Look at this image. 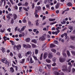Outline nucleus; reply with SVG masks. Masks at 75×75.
I'll return each mask as SVG.
<instances>
[{"label": "nucleus", "mask_w": 75, "mask_h": 75, "mask_svg": "<svg viewBox=\"0 0 75 75\" xmlns=\"http://www.w3.org/2000/svg\"><path fill=\"white\" fill-rule=\"evenodd\" d=\"M63 57L64 58H66L67 57V54L64 52V51H63Z\"/></svg>", "instance_id": "nucleus-13"}, {"label": "nucleus", "mask_w": 75, "mask_h": 75, "mask_svg": "<svg viewBox=\"0 0 75 75\" xmlns=\"http://www.w3.org/2000/svg\"><path fill=\"white\" fill-rule=\"evenodd\" d=\"M70 48H72V49H74V48L75 47H74L73 45H71Z\"/></svg>", "instance_id": "nucleus-57"}, {"label": "nucleus", "mask_w": 75, "mask_h": 75, "mask_svg": "<svg viewBox=\"0 0 75 75\" xmlns=\"http://www.w3.org/2000/svg\"><path fill=\"white\" fill-rule=\"evenodd\" d=\"M61 28H60L59 27H57L56 28V30H59H59H61Z\"/></svg>", "instance_id": "nucleus-60"}, {"label": "nucleus", "mask_w": 75, "mask_h": 75, "mask_svg": "<svg viewBox=\"0 0 75 75\" xmlns=\"http://www.w3.org/2000/svg\"><path fill=\"white\" fill-rule=\"evenodd\" d=\"M23 8V7H19V10L20 11H19V12H21L22 11V10L21 9Z\"/></svg>", "instance_id": "nucleus-34"}, {"label": "nucleus", "mask_w": 75, "mask_h": 75, "mask_svg": "<svg viewBox=\"0 0 75 75\" xmlns=\"http://www.w3.org/2000/svg\"><path fill=\"white\" fill-rule=\"evenodd\" d=\"M10 71L11 72V73H13V72H14V69H13V67H11L10 68Z\"/></svg>", "instance_id": "nucleus-12"}, {"label": "nucleus", "mask_w": 75, "mask_h": 75, "mask_svg": "<svg viewBox=\"0 0 75 75\" xmlns=\"http://www.w3.org/2000/svg\"><path fill=\"white\" fill-rule=\"evenodd\" d=\"M21 45H17L16 46V48L17 50H20V48H21Z\"/></svg>", "instance_id": "nucleus-27"}, {"label": "nucleus", "mask_w": 75, "mask_h": 75, "mask_svg": "<svg viewBox=\"0 0 75 75\" xmlns=\"http://www.w3.org/2000/svg\"><path fill=\"white\" fill-rule=\"evenodd\" d=\"M41 9V8L40 6H38L36 7V8H35V10H37L38 11H40Z\"/></svg>", "instance_id": "nucleus-7"}, {"label": "nucleus", "mask_w": 75, "mask_h": 75, "mask_svg": "<svg viewBox=\"0 0 75 75\" xmlns=\"http://www.w3.org/2000/svg\"><path fill=\"white\" fill-rule=\"evenodd\" d=\"M56 58L55 57H54L53 58V59H52V61H53L54 62H55V61H56Z\"/></svg>", "instance_id": "nucleus-41"}, {"label": "nucleus", "mask_w": 75, "mask_h": 75, "mask_svg": "<svg viewBox=\"0 0 75 75\" xmlns=\"http://www.w3.org/2000/svg\"><path fill=\"white\" fill-rule=\"evenodd\" d=\"M13 16V14L11 13H8L7 15V16H6V18H8L7 21H9L10 19L11 18V17H10V16Z\"/></svg>", "instance_id": "nucleus-3"}, {"label": "nucleus", "mask_w": 75, "mask_h": 75, "mask_svg": "<svg viewBox=\"0 0 75 75\" xmlns=\"http://www.w3.org/2000/svg\"><path fill=\"white\" fill-rule=\"evenodd\" d=\"M36 10L35 11V14H37V13H38V11L36 9H35Z\"/></svg>", "instance_id": "nucleus-43"}, {"label": "nucleus", "mask_w": 75, "mask_h": 75, "mask_svg": "<svg viewBox=\"0 0 75 75\" xmlns=\"http://www.w3.org/2000/svg\"><path fill=\"white\" fill-rule=\"evenodd\" d=\"M47 8H48L49 9H50V5L48 4H47L46 5Z\"/></svg>", "instance_id": "nucleus-48"}, {"label": "nucleus", "mask_w": 75, "mask_h": 75, "mask_svg": "<svg viewBox=\"0 0 75 75\" xmlns=\"http://www.w3.org/2000/svg\"><path fill=\"white\" fill-rule=\"evenodd\" d=\"M31 42H33L35 44H37V40H36V39H32L31 40Z\"/></svg>", "instance_id": "nucleus-9"}, {"label": "nucleus", "mask_w": 75, "mask_h": 75, "mask_svg": "<svg viewBox=\"0 0 75 75\" xmlns=\"http://www.w3.org/2000/svg\"><path fill=\"white\" fill-rule=\"evenodd\" d=\"M15 68V70L16 71H18V67L17 66H16V67Z\"/></svg>", "instance_id": "nucleus-52"}, {"label": "nucleus", "mask_w": 75, "mask_h": 75, "mask_svg": "<svg viewBox=\"0 0 75 75\" xmlns=\"http://www.w3.org/2000/svg\"><path fill=\"white\" fill-rule=\"evenodd\" d=\"M56 63L55 62H54L52 64V66L53 67H54V66H55L56 65Z\"/></svg>", "instance_id": "nucleus-54"}, {"label": "nucleus", "mask_w": 75, "mask_h": 75, "mask_svg": "<svg viewBox=\"0 0 75 75\" xmlns=\"http://www.w3.org/2000/svg\"><path fill=\"white\" fill-rule=\"evenodd\" d=\"M39 40L40 41H43L45 40V38H44L42 36H41L39 38Z\"/></svg>", "instance_id": "nucleus-4"}, {"label": "nucleus", "mask_w": 75, "mask_h": 75, "mask_svg": "<svg viewBox=\"0 0 75 75\" xmlns=\"http://www.w3.org/2000/svg\"><path fill=\"white\" fill-rule=\"evenodd\" d=\"M34 62V61H33V59H32V58H30L29 62L30 64H33Z\"/></svg>", "instance_id": "nucleus-16"}, {"label": "nucleus", "mask_w": 75, "mask_h": 75, "mask_svg": "<svg viewBox=\"0 0 75 75\" xmlns=\"http://www.w3.org/2000/svg\"><path fill=\"white\" fill-rule=\"evenodd\" d=\"M62 70L64 72H67L68 69H67V66L66 65H64L62 66Z\"/></svg>", "instance_id": "nucleus-2"}, {"label": "nucleus", "mask_w": 75, "mask_h": 75, "mask_svg": "<svg viewBox=\"0 0 75 75\" xmlns=\"http://www.w3.org/2000/svg\"><path fill=\"white\" fill-rule=\"evenodd\" d=\"M5 31V29H4L3 30H2V29H1L0 30V32H1V33H4Z\"/></svg>", "instance_id": "nucleus-44"}, {"label": "nucleus", "mask_w": 75, "mask_h": 75, "mask_svg": "<svg viewBox=\"0 0 75 75\" xmlns=\"http://www.w3.org/2000/svg\"><path fill=\"white\" fill-rule=\"evenodd\" d=\"M24 48H27V45H26L25 44H24L23 45Z\"/></svg>", "instance_id": "nucleus-38"}, {"label": "nucleus", "mask_w": 75, "mask_h": 75, "mask_svg": "<svg viewBox=\"0 0 75 75\" xmlns=\"http://www.w3.org/2000/svg\"><path fill=\"white\" fill-rule=\"evenodd\" d=\"M14 8L15 10H18V7H17V6H15Z\"/></svg>", "instance_id": "nucleus-53"}, {"label": "nucleus", "mask_w": 75, "mask_h": 75, "mask_svg": "<svg viewBox=\"0 0 75 75\" xmlns=\"http://www.w3.org/2000/svg\"><path fill=\"white\" fill-rule=\"evenodd\" d=\"M1 50L4 53L5 52V49L3 47H2V49H1Z\"/></svg>", "instance_id": "nucleus-33"}, {"label": "nucleus", "mask_w": 75, "mask_h": 75, "mask_svg": "<svg viewBox=\"0 0 75 75\" xmlns=\"http://www.w3.org/2000/svg\"><path fill=\"white\" fill-rule=\"evenodd\" d=\"M55 23H57V21H56L55 22H52L50 23V24L51 25H53V24H55Z\"/></svg>", "instance_id": "nucleus-47"}, {"label": "nucleus", "mask_w": 75, "mask_h": 75, "mask_svg": "<svg viewBox=\"0 0 75 75\" xmlns=\"http://www.w3.org/2000/svg\"><path fill=\"white\" fill-rule=\"evenodd\" d=\"M64 36H65V37H67V33H64Z\"/></svg>", "instance_id": "nucleus-62"}, {"label": "nucleus", "mask_w": 75, "mask_h": 75, "mask_svg": "<svg viewBox=\"0 0 75 75\" xmlns=\"http://www.w3.org/2000/svg\"><path fill=\"white\" fill-rule=\"evenodd\" d=\"M54 43L55 44H58V41L57 40H55L54 41Z\"/></svg>", "instance_id": "nucleus-55"}, {"label": "nucleus", "mask_w": 75, "mask_h": 75, "mask_svg": "<svg viewBox=\"0 0 75 75\" xmlns=\"http://www.w3.org/2000/svg\"><path fill=\"white\" fill-rule=\"evenodd\" d=\"M55 47V45L53 44H50V48H53V47Z\"/></svg>", "instance_id": "nucleus-26"}, {"label": "nucleus", "mask_w": 75, "mask_h": 75, "mask_svg": "<svg viewBox=\"0 0 75 75\" xmlns=\"http://www.w3.org/2000/svg\"><path fill=\"white\" fill-rule=\"evenodd\" d=\"M11 23L12 24L14 23V20H13V19H12L11 20Z\"/></svg>", "instance_id": "nucleus-63"}, {"label": "nucleus", "mask_w": 75, "mask_h": 75, "mask_svg": "<svg viewBox=\"0 0 75 75\" xmlns=\"http://www.w3.org/2000/svg\"><path fill=\"white\" fill-rule=\"evenodd\" d=\"M31 47V45H30L29 44L27 45V48H30Z\"/></svg>", "instance_id": "nucleus-32"}, {"label": "nucleus", "mask_w": 75, "mask_h": 75, "mask_svg": "<svg viewBox=\"0 0 75 75\" xmlns=\"http://www.w3.org/2000/svg\"><path fill=\"white\" fill-rule=\"evenodd\" d=\"M65 61V59L64 58H60L59 59V61L60 62H64Z\"/></svg>", "instance_id": "nucleus-5"}, {"label": "nucleus", "mask_w": 75, "mask_h": 75, "mask_svg": "<svg viewBox=\"0 0 75 75\" xmlns=\"http://www.w3.org/2000/svg\"><path fill=\"white\" fill-rule=\"evenodd\" d=\"M10 56H11V57H13V53H12V52H11L10 54Z\"/></svg>", "instance_id": "nucleus-59"}, {"label": "nucleus", "mask_w": 75, "mask_h": 75, "mask_svg": "<svg viewBox=\"0 0 75 75\" xmlns=\"http://www.w3.org/2000/svg\"><path fill=\"white\" fill-rule=\"evenodd\" d=\"M38 49H35V54H38Z\"/></svg>", "instance_id": "nucleus-31"}, {"label": "nucleus", "mask_w": 75, "mask_h": 75, "mask_svg": "<svg viewBox=\"0 0 75 75\" xmlns=\"http://www.w3.org/2000/svg\"><path fill=\"white\" fill-rule=\"evenodd\" d=\"M68 65H70V67H72V64H71V63L70 62H69L68 63Z\"/></svg>", "instance_id": "nucleus-56"}, {"label": "nucleus", "mask_w": 75, "mask_h": 75, "mask_svg": "<svg viewBox=\"0 0 75 75\" xmlns=\"http://www.w3.org/2000/svg\"><path fill=\"white\" fill-rule=\"evenodd\" d=\"M73 28V27L72 26L71 27H70L69 28V29L71 30V31H72L73 30V29L72 28Z\"/></svg>", "instance_id": "nucleus-49"}, {"label": "nucleus", "mask_w": 75, "mask_h": 75, "mask_svg": "<svg viewBox=\"0 0 75 75\" xmlns=\"http://www.w3.org/2000/svg\"><path fill=\"white\" fill-rule=\"evenodd\" d=\"M23 10H25L26 11H28L27 9L25 7H23Z\"/></svg>", "instance_id": "nucleus-39"}, {"label": "nucleus", "mask_w": 75, "mask_h": 75, "mask_svg": "<svg viewBox=\"0 0 75 75\" xmlns=\"http://www.w3.org/2000/svg\"><path fill=\"white\" fill-rule=\"evenodd\" d=\"M32 46L33 48H36V47H37V46L34 44H32Z\"/></svg>", "instance_id": "nucleus-28"}, {"label": "nucleus", "mask_w": 75, "mask_h": 75, "mask_svg": "<svg viewBox=\"0 0 75 75\" xmlns=\"http://www.w3.org/2000/svg\"><path fill=\"white\" fill-rule=\"evenodd\" d=\"M71 38L72 41H75V36L74 35H73V36H72L71 37Z\"/></svg>", "instance_id": "nucleus-11"}, {"label": "nucleus", "mask_w": 75, "mask_h": 75, "mask_svg": "<svg viewBox=\"0 0 75 75\" xmlns=\"http://www.w3.org/2000/svg\"><path fill=\"white\" fill-rule=\"evenodd\" d=\"M48 53H45L43 56V59H45L47 58V55Z\"/></svg>", "instance_id": "nucleus-8"}, {"label": "nucleus", "mask_w": 75, "mask_h": 75, "mask_svg": "<svg viewBox=\"0 0 75 75\" xmlns=\"http://www.w3.org/2000/svg\"><path fill=\"white\" fill-rule=\"evenodd\" d=\"M28 23L29 25H31V21H29Z\"/></svg>", "instance_id": "nucleus-64"}, {"label": "nucleus", "mask_w": 75, "mask_h": 75, "mask_svg": "<svg viewBox=\"0 0 75 75\" xmlns=\"http://www.w3.org/2000/svg\"><path fill=\"white\" fill-rule=\"evenodd\" d=\"M46 61L47 62V63H50L51 62V60L48 59H46Z\"/></svg>", "instance_id": "nucleus-17"}, {"label": "nucleus", "mask_w": 75, "mask_h": 75, "mask_svg": "<svg viewBox=\"0 0 75 75\" xmlns=\"http://www.w3.org/2000/svg\"><path fill=\"white\" fill-rule=\"evenodd\" d=\"M53 57V56L52 55V53H49L48 56V58L50 59H52Z\"/></svg>", "instance_id": "nucleus-6"}, {"label": "nucleus", "mask_w": 75, "mask_h": 75, "mask_svg": "<svg viewBox=\"0 0 75 75\" xmlns=\"http://www.w3.org/2000/svg\"><path fill=\"white\" fill-rule=\"evenodd\" d=\"M9 42L11 43H12V45H14V42H13V41L12 40H10Z\"/></svg>", "instance_id": "nucleus-40"}, {"label": "nucleus", "mask_w": 75, "mask_h": 75, "mask_svg": "<svg viewBox=\"0 0 75 75\" xmlns=\"http://www.w3.org/2000/svg\"><path fill=\"white\" fill-rule=\"evenodd\" d=\"M6 1V0H1V1H0L1 4H3V1Z\"/></svg>", "instance_id": "nucleus-45"}, {"label": "nucleus", "mask_w": 75, "mask_h": 75, "mask_svg": "<svg viewBox=\"0 0 75 75\" xmlns=\"http://www.w3.org/2000/svg\"><path fill=\"white\" fill-rule=\"evenodd\" d=\"M26 28V26H23L22 27V28L21 29V30L22 31H24V30H25V29Z\"/></svg>", "instance_id": "nucleus-22"}, {"label": "nucleus", "mask_w": 75, "mask_h": 75, "mask_svg": "<svg viewBox=\"0 0 75 75\" xmlns=\"http://www.w3.org/2000/svg\"><path fill=\"white\" fill-rule=\"evenodd\" d=\"M59 3H58L56 5L55 8L56 9L58 8H59Z\"/></svg>", "instance_id": "nucleus-23"}, {"label": "nucleus", "mask_w": 75, "mask_h": 75, "mask_svg": "<svg viewBox=\"0 0 75 75\" xmlns=\"http://www.w3.org/2000/svg\"><path fill=\"white\" fill-rule=\"evenodd\" d=\"M1 61L3 63H4L6 65H7L8 66H9L10 62H8L6 59V58H4V59H1Z\"/></svg>", "instance_id": "nucleus-1"}, {"label": "nucleus", "mask_w": 75, "mask_h": 75, "mask_svg": "<svg viewBox=\"0 0 75 75\" xmlns=\"http://www.w3.org/2000/svg\"><path fill=\"white\" fill-rule=\"evenodd\" d=\"M67 53L69 57H70V56H71V54H70V52H69V50L67 51Z\"/></svg>", "instance_id": "nucleus-15"}, {"label": "nucleus", "mask_w": 75, "mask_h": 75, "mask_svg": "<svg viewBox=\"0 0 75 75\" xmlns=\"http://www.w3.org/2000/svg\"><path fill=\"white\" fill-rule=\"evenodd\" d=\"M35 17L36 18H38L39 17V15H38L36 14L35 15Z\"/></svg>", "instance_id": "nucleus-58"}, {"label": "nucleus", "mask_w": 75, "mask_h": 75, "mask_svg": "<svg viewBox=\"0 0 75 75\" xmlns=\"http://www.w3.org/2000/svg\"><path fill=\"white\" fill-rule=\"evenodd\" d=\"M28 3L27 2H25V4H23L22 5V6H28Z\"/></svg>", "instance_id": "nucleus-24"}, {"label": "nucleus", "mask_w": 75, "mask_h": 75, "mask_svg": "<svg viewBox=\"0 0 75 75\" xmlns=\"http://www.w3.org/2000/svg\"><path fill=\"white\" fill-rule=\"evenodd\" d=\"M42 37H43V38H45V37H46V34H44L42 36Z\"/></svg>", "instance_id": "nucleus-50"}, {"label": "nucleus", "mask_w": 75, "mask_h": 75, "mask_svg": "<svg viewBox=\"0 0 75 75\" xmlns=\"http://www.w3.org/2000/svg\"><path fill=\"white\" fill-rule=\"evenodd\" d=\"M59 75H64V73L62 72H61L60 73Z\"/></svg>", "instance_id": "nucleus-61"}, {"label": "nucleus", "mask_w": 75, "mask_h": 75, "mask_svg": "<svg viewBox=\"0 0 75 75\" xmlns=\"http://www.w3.org/2000/svg\"><path fill=\"white\" fill-rule=\"evenodd\" d=\"M71 54H72V55H74L75 56V51H71Z\"/></svg>", "instance_id": "nucleus-35"}, {"label": "nucleus", "mask_w": 75, "mask_h": 75, "mask_svg": "<svg viewBox=\"0 0 75 75\" xmlns=\"http://www.w3.org/2000/svg\"><path fill=\"white\" fill-rule=\"evenodd\" d=\"M39 21L38 20H37L35 21L36 26H38V25H39V23H38Z\"/></svg>", "instance_id": "nucleus-20"}, {"label": "nucleus", "mask_w": 75, "mask_h": 75, "mask_svg": "<svg viewBox=\"0 0 75 75\" xmlns=\"http://www.w3.org/2000/svg\"><path fill=\"white\" fill-rule=\"evenodd\" d=\"M30 52L29 51H28L26 53H25V56H27V55H30Z\"/></svg>", "instance_id": "nucleus-37"}, {"label": "nucleus", "mask_w": 75, "mask_h": 75, "mask_svg": "<svg viewBox=\"0 0 75 75\" xmlns=\"http://www.w3.org/2000/svg\"><path fill=\"white\" fill-rule=\"evenodd\" d=\"M54 75H60V73L58 72H57L56 71H55L54 72Z\"/></svg>", "instance_id": "nucleus-14"}, {"label": "nucleus", "mask_w": 75, "mask_h": 75, "mask_svg": "<svg viewBox=\"0 0 75 75\" xmlns=\"http://www.w3.org/2000/svg\"><path fill=\"white\" fill-rule=\"evenodd\" d=\"M35 6V5L34 4V3H33L32 5V8L33 9L34 8Z\"/></svg>", "instance_id": "nucleus-42"}, {"label": "nucleus", "mask_w": 75, "mask_h": 75, "mask_svg": "<svg viewBox=\"0 0 75 75\" xmlns=\"http://www.w3.org/2000/svg\"><path fill=\"white\" fill-rule=\"evenodd\" d=\"M13 17L14 20H16V19H17V16L16 14H14Z\"/></svg>", "instance_id": "nucleus-18"}, {"label": "nucleus", "mask_w": 75, "mask_h": 75, "mask_svg": "<svg viewBox=\"0 0 75 75\" xmlns=\"http://www.w3.org/2000/svg\"><path fill=\"white\" fill-rule=\"evenodd\" d=\"M18 57L19 58H22L23 57L21 56V54L20 53H19L18 54Z\"/></svg>", "instance_id": "nucleus-21"}, {"label": "nucleus", "mask_w": 75, "mask_h": 75, "mask_svg": "<svg viewBox=\"0 0 75 75\" xmlns=\"http://www.w3.org/2000/svg\"><path fill=\"white\" fill-rule=\"evenodd\" d=\"M33 58H34V59L35 60V61H37V60H38L37 59V57H36L35 56H33Z\"/></svg>", "instance_id": "nucleus-46"}, {"label": "nucleus", "mask_w": 75, "mask_h": 75, "mask_svg": "<svg viewBox=\"0 0 75 75\" xmlns=\"http://www.w3.org/2000/svg\"><path fill=\"white\" fill-rule=\"evenodd\" d=\"M49 21H55V18H50L49 19Z\"/></svg>", "instance_id": "nucleus-19"}, {"label": "nucleus", "mask_w": 75, "mask_h": 75, "mask_svg": "<svg viewBox=\"0 0 75 75\" xmlns=\"http://www.w3.org/2000/svg\"><path fill=\"white\" fill-rule=\"evenodd\" d=\"M46 66H47V67L49 68V69H51V64H47L46 65Z\"/></svg>", "instance_id": "nucleus-25"}, {"label": "nucleus", "mask_w": 75, "mask_h": 75, "mask_svg": "<svg viewBox=\"0 0 75 75\" xmlns=\"http://www.w3.org/2000/svg\"><path fill=\"white\" fill-rule=\"evenodd\" d=\"M31 40V39L30 38H26L25 40V41L27 42H29L30 41V40Z\"/></svg>", "instance_id": "nucleus-10"}, {"label": "nucleus", "mask_w": 75, "mask_h": 75, "mask_svg": "<svg viewBox=\"0 0 75 75\" xmlns=\"http://www.w3.org/2000/svg\"><path fill=\"white\" fill-rule=\"evenodd\" d=\"M22 21L23 23H26V21L25 18H24V19Z\"/></svg>", "instance_id": "nucleus-51"}, {"label": "nucleus", "mask_w": 75, "mask_h": 75, "mask_svg": "<svg viewBox=\"0 0 75 75\" xmlns=\"http://www.w3.org/2000/svg\"><path fill=\"white\" fill-rule=\"evenodd\" d=\"M67 5L68 6L70 7V6H72V4L71 2H69L67 3Z\"/></svg>", "instance_id": "nucleus-30"}, {"label": "nucleus", "mask_w": 75, "mask_h": 75, "mask_svg": "<svg viewBox=\"0 0 75 75\" xmlns=\"http://www.w3.org/2000/svg\"><path fill=\"white\" fill-rule=\"evenodd\" d=\"M51 51L53 52H54V53H55L56 52V50L54 49H52L51 50Z\"/></svg>", "instance_id": "nucleus-36"}, {"label": "nucleus", "mask_w": 75, "mask_h": 75, "mask_svg": "<svg viewBox=\"0 0 75 75\" xmlns=\"http://www.w3.org/2000/svg\"><path fill=\"white\" fill-rule=\"evenodd\" d=\"M25 61V59H23L20 62L21 63V64H24V62Z\"/></svg>", "instance_id": "nucleus-29"}]
</instances>
